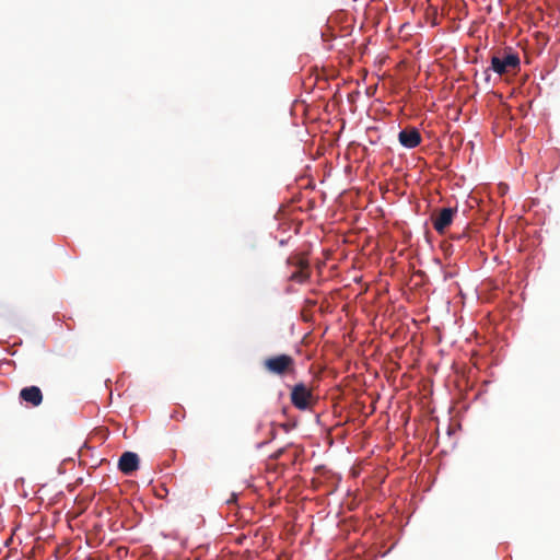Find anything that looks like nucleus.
Wrapping results in <instances>:
<instances>
[{
	"mask_svg": "<svg viewBox=\"0 0 560 560\" xmlns=\"http://www.w3.org/2000/svg\"><path fill=\"white\" fill-rule=\"evenodd\" d=\"M287 264L295 268L290 275V280L299 283L307 281L311 277L308 260L302 254H295L287 259Z\"/></svg>",
	"mask_w": 560,
	"mask_h": 560,
	"instance_id": "obj_2",
	"label": "nucleus"
},
{
	"mask_svg": "<svg viewBox=\"0 0 560 560\" xmlns=\"http://www.w3.org/2000/svg\"><path fill=\"white\" fill-rule=\"evenodd\" d=\"M398 140L402 147L413 149L421 143V135L416 128H408L399 132Z\"/></svg>",
	"mask_w": 560,
	"mask_h": 560,
	"instance_id": "obj_8",
	"label": "nucleus"
},
{
	"mask_svg": "<svg viewBox=\"0 0 560 560\" xmlns=\"http://www.w3.org/2000/svg\"><path fill=\"white\" fill-rule=\"evenodd\" d=\"M313 401L314 396L312 389L308 388L305 384L299 383L293 386L291 390V402L295 408L300 410L310 409L313 405Z\"/></svg>",
	"mask_w": 560,
	"mask_h": 560,
	"instance_id": "obj_4",
	"label": "nucleus"
},
{
	"mask_svg": "<svg viewBox=\"0 0 560 560\" xmlns=\"http://www.w3.org/2000/svg\"><path fill=\"white\" fill-rule=\"evenodd\" d=\"M462 237H465V234H460L457 236V238H462Z\"/></svg>",
	"mask_w": 560,
	"mask_h": 560,
	"instance_id": "obj_9",
	"label": "nucleus"
},
{
	"mask_svg": "<svg viewBox=\"0 0 560 560\" xmlns=\"http://www.w3.org/2000/svg\"><path fill=\"white\" fill-rule=\"evenodd\" d=\"M139 468V456L133 452H125L118 460V469L125 475H131Z\"/></svg>",
	"mask_w": 560,
	"mask_h": 560,
	"instance_id": "obj_7",
	"label": "nucleus"
},
{
	"mask_svg": "<svg viewBox=\"0 0 560 560\" xmlns=\"http://www.w3.org/2000/svg\"><path fill=\"white\" fill-rule=\"evenodd\" d=\"M262 368L272 375L284 376L294 372L295 361L293 357L282 353L266 358Z\"/></svg>",
	"mask_w": 560,
	"mask_h": 560,
	"instance_id": "obj_1",
	"label": "nucleus"
},
{
	"mask_svg": "<svg viewBox=\"0 0 560 560\" xmlns=\"http://www.w3.org/2000/svg\"><path fill=\"white\" fill-rule=\"evenodd\" d=\"M520 57L517 54H506L503 57L493 56L491 58V69L498 74L515 73L520 68Z\"/></svg>",
	"mask_w": 560,
	"mask_h": 560,
	"instance_id": "obj_3",
	"label": "nucleus"
},
{
	"mask_svg": "<svg viewBox=\"0 0 560 560\" xmlns=\"http://www.w3.org/2000/svg\"><path fill=\"white\" fill-rule=\"evenodd\" d=\"M456 209L443 208L439 212H434L431 215L432 224L434 230L439 234H443L445 230L452 224Z\"/></svg>",
	"mask_w": 560,
	"mask_h": 560,
	"instance_id": "obj_5",
	"label": "nucleus"
},
{
	"mask_svg": "<svg viewBox=\"0 0 560 560\" xmlns=\"http://www.w3.org/2000/svg\"><path fill=\"white\" fill-rule=\"evenodd\" d=\"M19 397L22 401L32 407H37L43 402V393L38 386H26L20 390Z\"/></svg>",
	"mask_w": 560,
	"mask_h": 560,
	"instance_id": "obj_6",
	"label": "nucleus"
}]
</instances>
